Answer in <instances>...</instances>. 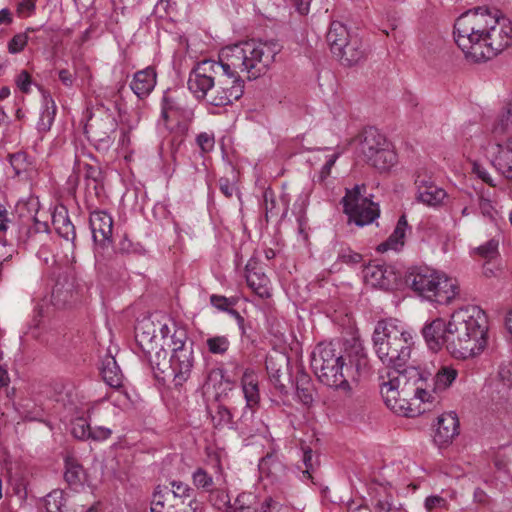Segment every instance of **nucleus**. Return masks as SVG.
<instances>
[{
    "mask_svg": "<svg viewBox=\"0 0 512 512\" xmlns=\"http://www.w3.org/2000/svg\"><path fill=\"white\" fill-rule=\"evenodd\" d=\"M245 44L249 78H257L264 74L282 48L276 41L249 40L245 41Z\"/></svg>",
    "mask_w": 512,
    "mask_h": 512,
    "instance_id": "nucleus-10",
    "label": "nucleus"
},
{
    "mask_svg": "<svg viewBox=\"0 0 512 512\" xmlns=\"http://www.w3.org/2000/svg\"><path fill=\"white\" fill-rule=\"evenodd\" d=\"M242 95V86L228 89L215 84L214 89L209 94L208 103L216 107H222L232 104L233 101L240 99Z\"/></svg>",
    "mask_w": 512,
    "mask_h": 512,
    "instance_id": "nucleus-27",
    "label": "nucleus"
},
{
    "mask_svg": "<svg viewBox=\"0 0 512 512\" xmlns=\"http://www.w3.org/2000/svg\"><path fill=\"white\" fill-rule=\"evenodd\" d=\"M365 190L364 184L355 185L346 190L342 199L344 213L348 215L349 221L360 227L371 224L380 215L379 205L363 195Z\"/></svg>",
    "mask_w": 512,
    "mask_h": 512,
    "instance_id": "nucleus-9",
    "label": "nucleus"
},
{
    "mask_svg": "<svg viewBox=\"0 0 512 512\" xmlns=\"http://www.w3.org/2000/svg\"><path fill=\"white\" fill-rule=\"evenodd\" d=\"M344 364V355L333 343L318 344L311 355V367L321 383L350 392V384L343 373Z\"/></svg>",
    "mask_w": 512,
    "mask_h": 512,
    "instance_id": "nucleus-6",
    "label": "nucleus"
},
{
    "mask_svg": "<svg viewBox=\"0 0 512 512\" xmlns=\"http://www.w3.org/2000/svg\"><path fill=\"white\" fill-rule=\"evenodd\" d=\"M382 272L383 276L381 278L380 288L383 290L395 289L401 280V273L396 271L393 266L386 264H383Z\"/></svg>",
    "mask_w": 512,
    "mask_h": 512,
    "instance_id": "nucleus-43",
    "label": "nucleus"
},
{
    "mask_svg": "<svg viewBox=\"0 0 512 512\" xmlns=\"http://www.w3.org/2000/svg\"><path fill=\"white\" fill-rule=\"evenodd\" d=\"M297 397L302 404L310 406L314 401V387L311 377L301 368L297 371L295 383Z\"/></svg>",
    "mask_w": 512,
    "mask_h": 512,
    "instance_id": "nucleus-28",
    "label": "nucleus"
},
{
    "mask_svg": "<svg viewBox=\"0 0 512 512\" xmlns=\"http://www.w3.org/2000/svg\"><path fill=\"white\" fill-rule=\"evenodd\" d=\"M454 37L466 58L481 62L511 45L512 25L496 8L475 7L457 18Z\"/></svg>",
    "mask_w": 512,
    "mask_h": 512,
    "instance_id": "nucleus-1",
    "label": "nucleus"
},
{
    "mask_svg": "<svg viewBox=\"0 0 512 512\" xmlns=\"http://www.w3.org/2000/svg\"><path fill=\"white\" fill-rule=\"evenodd\" d=\"M84 474L82 465L75 458L67 457L65 459L64 479L70 486L81 485Z\"/></svg>",
    "mask_w": 512,
    "mask_h": 512,
    "instance_id": "nucleus-37",
    "label": "nucleus"
},
{
    "mask_svg": "<svg viewBox=\"0 0 512 512\" xmlns=\"http://www.w3.org/2000/svg\"><path fill=\"white\" fill-rule=\"evenodd\" d=\"M183 110H184V108L181 105V103H179L178 101H176L175 99H173L171 97L164 96L162 115L165 119H167L169 117L168 114L170 112H183Z\"/></svg>",
    "mask_w": 512,
    "mask_h": 512,
    "instance_id": "nucleus-54",
    "label": "nucleus"
},
{
    "mask_svg": "<svg viewBox=\"0 0 512 512\" xmlns=\"http://www.w3.org/2000/svg\"><path fill=\"white\" fill-rule=\"evenodd\" d=\"M195 491L182 481L158 485L153 493L150 512H197Z\"/></svg>",
    "mask_w": 512,
    "mask_h": 512,
    "instance_id": "nucleus-7",
    "label": "nucleus"
},
{
    "mask_svg": "<svg viewBox=\"0 0 512 512\" xmlns=\"http://www.w3.org/2000/svg\"><path fill=\"white\" fill-rule=\"evenodd\" d=\"M372 341L377 357L387 368L400 369L408 364L414 345L413 336L397 319L378 321Z\"/></svg>",
    "mask_w": 512,
    "mask_h": 512,
    "instance_id": "nucleus-5",
    "label": "nucleus"
},
{
    "mask_svg": "<svg viewBox=\"0 0 512 512\" xmlns=\"http://www.w3.org/2000/svg\"><path fill=\"white\" fill-rule=\"evenodd\" d=\"M418 187L417 199L429 206H438L447 196L445 190L437 187L431 181L418 176L415 180Z\"/></svg>",
    "mask_w": 512,
    "mask_h": 512,
    "instance_id": "nucleus-22",
    "label": "nucleus"
},
{
    "mask_svg": "<svg viewBox=\"0 0 512 512\" xmlns=\"http://www.w3.org/2000/svg\"><path fill=\"white\" fill-rule=\"evenodd\" d=\"M498 376L508 387H512V362L502 363L499 367Z\"/></svg>",
    "mask_w": 512,
    "mask_h": 512,
    "instance_id": "nucleus-57",
    "label": "nucleus"
},
{
    "mask_svg": "<svg viewBox=\"0 0 512 512\" xmlns=\"http://www.w3.org/2000/svg\"><path fill=\"white\" fill-rule=\"evenodd\" d=\"M263 198H264V206H265V215H266V219L268 220L269 215H271V216L277 215V212H275L276 200H275L273 191L270 189L265 190V192L263 194Z\"/></svg>",
    "mask_w": 512,
    "mask_h": 512,
    "instance_id": "nucleus-55",
    "label": "nucleus"
},
{
    "mask_svg": "<svg viewBox=\"0 0 512 512\" xmlns=\"http://www.w3.org/2000/svg\"><path fill=\"white\" fill-rule=\"evenodd\" d=\"M392 370L388 374L389 380L381 385V395L391 410L411 417L415 410L410 407L409 400L433 402L434 396L430 393V374L407 365Z\"/></svg>",
    "mask_w": 512,
    "mask_h": 512,
    "instance_id": "nucleus-4",
    "label": "nucleus"
},
{
    "mask_svg": "<svg viewBox=\"0 0 512 512\" xmlns=\"http://www.w3.org/2000/svg\"><path fill=\"white\" fill-rule=\"evenodd\" d=\"M208 351L212 354H224L230 346V342L226 336H214L206 340Z\"/></svg>",
    "mask_w": 512,
    "mask_h": 512,
    "instance_id": "nucleus-46",
    "label": "nucleus"
},
{
    "mask_svg": "<svg viewBox=\"0 0 512 512\" xmlns=\"http://www.w3.org/2000/svg\"><path fill=\"white\" fill-rule=\"evenodd\" d=\"M104 192V182H86L85 197L86 201L99 199Z\"/></svg>",
    "mask_w": 512,
    "mask_h": 512,
    "instance_id": "nucleus-51",
    "label": "nucleus"
},
{
    "mask_svg": "<svg viewBox=\"0 0 512 512\" xmlns=\"http://www.w3.org/2000/svg\"><path fill=\"white\" fill-rule=\"evenodd\" d=\"M219 70L225 73L239 75L240 72L248 73L247 50L245 42L235 44L222 49L219 57Z\"/></svg>",
    "mask_w": 512,
    "mask_h": 512,
    "instance_id": "nucleus-13",
    "label": "nucleus"
},
{
    "mask_svg": "<svg viewBox=\"0 0 512 512\" xmlns=\"http://www.w3.org/2000/svg\"><path fill=\"white\" fill-rule=\"evenodd\" d=\"M238 299L236 297H225L222 295L212 294L210 296V303L212 306L217 308L218 310L228 312L233 315L239 324V327L242 329L244 333V318L240 315V313L233 309V307L237 304Z\"/></svg>",
    "mask_w": 512,
    "mask_h": 512,
    "instance_id": "nucleus-33",
    "label": "nucleus"
},
{
    "mask_svg": "<svg viewBox=\"0 0 512 512\" xmlns=\"http://www.w3.org/2000/svg\"><path fill=\"white\" fill-rule=\"evenodd\" d=\"M43 96L45 109L40 115L37 128L40 132H47L51 129V126L54 122L57 108L55 101L49 94H44Z\"/></svg>",
    "mask_w": 512,
    "mask_h": 512,
    "instance_id": "nucleus-36",
    "label": "nucleus"
},
{
    "mask_svg": "<svg viewBox=\"0 0 512 512\" xmlns=\"http://www.w3.org/2000/svg\"><path fill=\"white\" fill-rule=\"evenodd\" d=\"M84 169V178L86 182H104L103 172L98 165L86 163L84 165Z\"/></svg>",
    "mask_w": 512,
    "mask_h": 512,
    "instance_id": "nucleus-50",
    "label": "nucleus"
},
{
    "mask_svg": "<svg viewBox=\"0 0 512 512\" xmlns=\"http://www.w3.org/2000/svg\"><path fill=\"white\" fill-rule=\"evenodd\" d=\"M196 143L202 153H208L213 150L215 139L213 134L202 132L196 137Z\"/></svg>",
    "mask_w": 512,
    "mask_h": 512,
    "instance_id": "nucleus-53",
    "label": "nucleus"
},
{
    "mask_svg": "<svg viewBox=\"0 0 512 512\" xmlns=\"http://www.w3.org/2000/svg\"><path fill=\"white\" fill-rule=\"evenodd\" d=\"M383 264L368 265L364 269L365 281L373 287L380 288L381 278L383 276Z\"/></svg>",
    "mask_w": 512,
    "mask_h": 512,
    "instance_id": "nucleus-47",
    "label": "nucleus"
},
{
    "mask_svg": "<svg viewBox=\"0 0 512 512\" xmlns=\"http://www.w3.org/2000/svg\"><path fill=\"white\" fill-rule=\"evenodd\" d=\"M52 224L60 237L74 243L76 239V230L71 222L67 210L62 208L52 215Z\"/></svg>",
    "mask_w": 512,
    "mask_h": 512,
    "instance_id": "nucleus-29",
    "label": "nucleus"
},
{
    "mask_svg": "<svg viewBox=\"0 0 512 512\" xmlns=\"http://www.w3.org/2000/svg\"><path fill=\"white\" fill-rule=\"evenodd\" d=\"M493 167L507 180H512V136L495 144Z\"/></svg>",
    "mask_w": 512,
    "mask_h": 512,
    "instance_id": "nucleus-17",
    "label": "nucleus"
},
{
    "mask_svg": "<svg viewBox=\"0 0 512 512\" xmlns=\"http://www.w3.org/2000/svg\"><path fill=\"white\" fill-rule=\"evenodd\" d=\"M218 74L219 64L216 61L198 62L189 74L187 82L189 91L199 100H208L209 94L215 87Z\"/></svg>",
    "mask_w": 512,
    "mask_h": 512,
    "instance_id": "nucleus-11",
    "label": "nucleus"
},
{
    "mask_svg": "<svg viewBox=\"0 0 512 512\" xmlns=\"http://www.w3.org/2000/svg\"><path fill=\"white\" fill-rule=\"evenodd\" d=\"M155 84L156 72L153 68L148 67L135 73L131 89L140 99H143L151 93Z\"/></svg>",
    "mask_w": 512,
    "mask_h": 512,
    "instance_id": "nucleus-25",
    "label": "nucleus"
},
{
    "mask_svg": "<svg viewBox=\"0 0 512 512\" xmlns=\"http://www.w3.org/2000/svg\"><path fill=\"white\" fill-rule=\"evenodd\" d=\"M374 512H400V507L393 502V497L386 488L380 487L376 489L373 496Z\"/></svg>",
    "mask_w": 512,
    "mask_h": 512,
    "instance_id": "nucleus-34",
    "label": "nucleus"
},
{
    "mask_svg": "<svg viewBox=\"0 0 512 512\" xmlns=\"http://www.w3.org/2000/svg\"><path fill=\"white\" fill-rule=\"evenodd\" d=\"M510 129H512V98L503 106L493 124L492 133L495 136H503Z\"/></svg>",
    "mask_w": 512,
    "mask_h": 512,
    "instance_id": "nucleus-35",
    "label": "nucleus"
},
{
    "mask_svg": "<svg viewBox=\"0 0 512 512\" xmlns=\"http://www.w3.org/2000/svg\"><path fill=\"white\" fill-rule=\"evenodd\" d=\"M244 498L245 495H240L236 498L235 505H237V507L234 512H258V508L245 505Z\"/></svg>",
    "mask_w": 512,
    "mask_h": 512,
    "instance_id": "nucleus-64",
    "label": "nucleus"
},
{
    "mask_svg": "<svg viewBox=\"0 0 512 512\" xmlns=\"http://www.w3.org/2000/svg\"><path fill=\"white\" fill-rule=\"evenodd\" d=\"M435 285L429 292L427 299L439 304H448L458 294L457 281L449 278L443 273L438 272V279L434 281Z\"/></svg>",
    "mask_w": 512,
    "mask_h": 512,
    "instance_id": "nucleus-18",
    "label": "nucleus"
},
{
    "mask_svg": "<svg viewBox=\"0 0 512 512\" xmlns=\"http://www.w3.org/2000/svg\"><path fill=\"white\" fill-rule=\"evenodd\" d=\"M117 122L111 116H105L87 125L86 133L97 150L106 151L113 144V135L117 129Z\"/></svg>",
    "mask_w": 512,
    "mask_h": 512,
    "instance_id": "nucleus-12",
    "label": "nucleus"
},
{
    "mask_svg": "<svg viewBox=\"0 0 512 512\" xmlns=\"http://www.w3.org/2000/svg\"><path fill=\"white\" fill-rule=\"evenodd\" d=\"M458 372L456 369L449 366H442L437 373L430 379L431 383L430 393L440 392L446 390L455 381Z\"/></svg>",
    "mask_w": 512,
    "mask_h": 512,
    "instance_id": "nucleus-32",
    "label": "nucleus"
},
{
    "mask_svg": "<svg viewBox=\"0 0 512 512\" xmlns=\"http://www.w3.org/2000/svg\"><path fill=\"white\" fill-rule=\"evenodd\" d=\"M65 505L66 499L61 490H53L44 498L46 512H68L63 509Z\"/></svg>",
    "mask_w": 512,
    "mask_h": 512,
    "instance_id": "nucleus-42",
    "label": "nucleus"
},
{
    "mask_svg": "<svg viewBox=\"0 0 512 512\" xmlns=\"http://www.w3.org/2000/svg\"><path fill=\"white\" fill-rule=\"evenodd\" d=\"M354 35L355 34H351L348 31L347 27L343 23L339 21H333L330 24L326 35V40L331 52L336 55L338 52H340V49H344L345 45Z\"/></svg>",
    "mask_w": 512,
    "mask_h": 512,
    "instance_id": "nucleus-23",
    "label": "nucleus"
},
{
    "mask_svg": "<svg viewBox=\"0 0 512 512\" xmlns=\"http://www.w3.org/2000/svg\"><path fill=\"white\" fill-rule=\"evenodd\" d=\"M72 435L79 440H88L91 436V426L83 417H78L72 422Z\"/></svg>",
    "mask_w": 512,
    "mask_h": 512,
    "instance_id": "nucleus-45",
    "label": "nucleus"
},
{
    "mask_svg": "<svg viewBox=\"0 0 512 512\" xmlns=\"http://www.w3.org/2000/svg\"><path fill=\"white\" fill-rule=\"evenodd\" d=\"M335 160H336V156L333 155L331 156V158L323 165V167L321 168V171L319 172V175H318V179L317 181L319 183H323L326 178L330 175V172H331V168L332 166L334 165L335 163Z\"/></svg>",
    "mask_w": 512,
    "mask_h": 512,
    "instance_id": "nucleus-61",
    "label": "nucleus"
},
{
    "mask_svg": "<svg viewBox=\"0 0 512 512\" xmlns=\"http://www.w3.org/2000/svg\"><path fill=\"white\" fill-rule=\"evenodd\" d=\"M241 386L246 400V408L253 409L260 400L258 379L253 369H245L241 378Z\"/></svg>",
    "mask_w": 512,
    "mask_h": 512,
    "instance_id": "nucleus-26",
    "label": "nucleus"
},
{
    "mask_svg": "<svg viewBox=\"0 0 512 512\" xmlns=\"http://www.w3.org/2000/svg\"><path fill=\"white\" fill-rule=\"evenodd\" d=\"M303 463L306 467L304 473L308 474V476L311 477L310 471L314 469V464L312 449L310 447L303 448Z\"/></svg>",
    "mask_w": 512,
    "mask_h": 512,
    "instance_id": "nucleus-60",
    "label": "nucleus"
},
{
    "mask_svg": "<svg viewBox=\"0 0 512 512\" xmlns=\"http://www.w3.org/2000/svg\"><path fill=\"white\" fill-rule=\"evenodd\" d=\"M459 434V419L455 412L442 414L438 417L434 441L438 445L449 444Z\"/></svg>",
    "mask_w": 512,
    "mask_h": 512,
    "instance_id": "nucleus-19",
    "label": "nucleus"
},
{
    "mask_svg": "<svg viewBox=\"0 0 512 512\" xmlns=\"http://www.w3.org/2000/svg\"><path fill=\"white\" fill-rule=\"evenodd\" d=\"M26 156L24 153H15L9 155V162L13 167L15 174L19 175L23 169H25Z\"/></svg>",
    "mask_w": 512,
    "mask_h": 512,
    "instance_id": "nucleus-58",
    "label": "nucleus"
},
{
    "mask_svg": "<svg viewBox=\"0 0 512 512\" xmlns=\"http://www.w3.org/2000/svg\"><path fill=\"white\" fill-rule=\"evenodd\" d=\"M216 81L219 87L231 89L242 86V90L244 91V81L237 74L223 72L221 76L217 75Z\"/></svg>",
    "mask_w": 512,
    "mask_h": 512,
    "instance_id": "nucleus-48",
    "label": "nucleus"
},
{
    "mask_svg": "<svg viewBox=\"0 0 512 512\" xmlns=\"http://www.w3.org/2000/svg\"><path fill=\"white\" fill-rule=\"evenodd\" d=\"M368 49L358 35L352 36L350 41L345 45L344 49H340L335 56L343 65L353 66L359 64L366 59Z\"/></svg>",
    "mask_w": 512,
    "mask_h": 512,
    "instance_id": "nucleus-20",
    "label": "nucleus"
},
{
    "mask_svg": "<svg viewBox=\"0 0 512 512\" xmlns=\"http://www.w3.org/2000/svg\"><path fill=\"white\" fill-rule=\"evenodd\" d=\"M90 434H91V436L89 439L94 440V441H102V440L108 439L111 436L112 431L109 428L99 426V427L91 428Z\"/></svg>",
    "mask_w": 512,
    "mask_h": 512,
    "instance_id": "nucleus-59",
    "label": "nucleus"
},
{
    "mask_svg": "<svg viewBox=\"0 0 512 512\" xmlns=\"http://www.w3.org/2000/svg\"><path fill=\"white\" fill-rule=\"evenodd\" d=\"M213 418L217 419L216 427L227 426L230 429H241L242 419L234 421L232 411L223 404L217 406L216 415Z\"/></svg>",
    "mask_w": 512,
    "mask_h": 512,
    "instance_id": "nucleus-40",
    "label": "nucleus"
},
{
    "mask_svg": "<svg viewBox=\"0 0 512 512\" xmlns=\"http://www.w3.org/2000/svg\"><path fill=\"white\" fill-rule=\"evenodd\" d=\"M445 504H446V500L437 495L429 496L425 500V508L428 511H431L436 507H442Z\"/></svg>",
    "mask_w": 512,
    "mask_h": 512,
    "instance_id": "nucleus-62",
    "label": "nucleus"
},
{
    "mask_svg": "<svg viewBox=\"0 0 512 512\" xmlns=\"http://www.w3.org/2000/svg\"><path fill=\"white\" fill-rule=\"evenodd\" d=\"M101 374L103 380L113 388L122 386L123 375L115 360L111 355H106L102 360Z\"/></svg>",
    "mask_w": 512,
    "mask_h": 512,
    "instance_id": "nucleus-31",
    "label": "nucleus"
},
{
    "mask_svg": "<svg viewBox=\"0 0 512 512\" xmlns=\"http://www.w3.org/2000/svg\"><path fill=\"white\" fill-rule=\"evenodd\" d=\"M343 347L344 358H348L349 363L355 367L356 371L359 374L367 372L369 368V359L360 340L356 338L346 340L343 343Z\"/></svg>",
    "mask_w": 512,
    "mask_h": 512,
    "instance_id": "nucleus-21",
    "label": "nucleus"
},
{
    "mask_svg": "<svg viewBox=\"0 0 512 512\" xmlns=\"http://www.w3.org/2000/svg\"><path fill=\"white\" fill-rule=\"evenodd\" d=\"M161 338L157 339L151 326L136 329V342L145 354L154 375L159 380L172 378L181 386L191 375L194 365L193 343L187 344L185 329L171 328L164 324L160 328Z\"/></svg>",
    "mask_w": 512,
    "mask_h": 512,
    "instance_id": "nucleus-2",
    "label": "nucleus"
},
{
    "mask_svg": "<svg viewBox=\"0 0 512 512\" xmlns=\"http://www.w3.org/2000/svg\"><path fill=\"white\" fill-rule=\"evenodd\" d=\"M404 279L413 291L427 298L435 279H438V271L427 266L412 267L405 273Z\"/></svg>",
    "mask_w": 512,
    "mask_h": 512,
    "instance_id": "nucleus-14",
    "label": "nucleus"
},
{
    "mask_svg": "<svg viewBox=\"0 0 512 512\" xmlns=\"http://www.w3.org/2000/svg\"><path fill=\"white\" fill-rule=\"evenodd\" d=\"M295 7L296 11L301 15H306L309 12L310 0H285Z\"/></svg>",
    "mask_w": 512,
    "mask_h": 512,
    "instance_id": "nucleus-63",
    "label": "nucleus"
},
{
    "mask_svg": "<svg viewBox=\"0 0 512 512\" xmlns=\"http://www.w3.org/2000/svg\"><path fill=\"white\" fill-rule=\"evenodd\" d=\"M408 227L406 216L403 214L398 219L397 225L393 233L388 239L382 242L378 247V252H386L388 250H399L404 245L405 232Z\"/></svg>",
    "mask_w": 512,
    "mask_h": 512,
    "instance_id": "nucleus-30",
    "label": "nucleus"
},
{
    "mask_svg": "<svg viewBox=\"0 0 512 512\" xmlns=\"http://www.w3.org/2000/svg\"><path fill=\"white\" fill-rule=\"evenodd\" d=\"M422 334L428 346L436 351L446 345L447 324L442 319H435L423 328Z\"/></svg>",
    "mask_w": 512,
    "mask_h": 512,
    "instance_id": "nucleus-24",
    "label": "nucleus"
},
{
    "mask_svg": "<svg viewBox=\"0 0 512 512\" xmlns=\"http://www.w3.org/2000/svg\"><path fill=\"white\" fill-rule=\"evenodd\" d=\"M27 42H28L27 32L16 34L8 42V51L11 54L19 53L25 48Z\"/></svg>",
    "mask_w": 512,
    "mask_h": 512,
    "instance_id": "nucleus-49",
    "label": "nucleus"
},
{
    "mask_svg": "<svg viewBox=\"0 0 512 512\" xmlns=\"http://www.w3.org/2000/svg\"><path fill=\"white\" fill-rule=\"evenodd\" d=\"M361 152L366 162L379 171H387L397 162L392 143L374 127L364 130Z\"/></svg>",
    "mask_w": 512,
    "mask_h": 512,
    "instance_id": "nucleus-8",
    "label": "nucleus"
},
{
    "mask_svg": "<svg viewBox=\"0 0 512 512\" xmlns=\"http://www.w3.org/2000/svg\"><path fill=\"white\" fill-rule=\"evenodd\" d=\"M487 331V317L480 307H462L451 315L447 323V350L455 358L473 357L486 347Z\"/></svg>",
    "mask_w": 512,
    "mask_h": 512,
    "instance_id": "nucleus-3",
    "label": "nucleus"
},
{
    "mask_svg": "<svg viewBox=\"0 0 512 512\" xmlns=\"http://www.w3.org/2000/svg\"><path fill=\"white\" fill-rule=\"evenodd\" d=\"M362 255L352 251L350 248L341 249L338 253V261L348 264L356 265L362 261Z\"/></svg>",
    "mask_w": 512,
    "mask_h": 512,
    "instance_id": "nucleus-52",
    "label": "nucleus"
},
{
    "mask_svg": "<svg viewBox=\"0 0 512 512\" xmlns=\"http://www.w3.org/2000/svg\"><path fill=\"white\" fill-rule=\"evenodd\" d=\"M193 484L206 492H212L214 487L213 477L203 468H197L192 474Z\"/></svg>",
    "mask_w": 512,
    "mask_h": 512,
    "instance_id": "nucleus-44",
    "label": "nucleus"
},
{
    "mask_svg": "<svg viewBox=\"0 0 512 512\" xmlns=\"http://www.w3.org/2000/svg\"><path fill=\"white\" fill-rule=\"evenodd\" d=\"M472 255L479 256L487 261L496 259L499 255V238L493 237L486 243L475 247L472 250Z\"/></svg>",
    "mask_w": 512,
    "mask_h": 512,
    "instance_id": "nucleus-41",
    "label": "nucleus"
},
{
    "mask_svg": "<svg viewBox=\"0 0 512 512\" xmlns=\"http://www.w3.org/2000/svg\"><path fill=\"white\" fill-rule=\"evenodd\" d=\"M89 224L94 243L108 247L112 243L113 219L106 211L96 210L90 213Z\"/></svg>",
    "mask_w": 512,
    "mask_h": 512,
    "instance_id": "nucleus-15",
    "label": "nucleus"
},
{
    "mask_svg": "<svg viewBox=\"0 0 512 512\" xmlns=\"http://www.w3.org/2000/svg\"><path fill=\"white\" fill-rule=\"evenodd\" d=\"M266 369L274 387L281 394L287 395L289 389L293 387V381L289 373V359L285 356H280L277 360L272 357L267 358Z\"/></svg>",
    "mask_w": 512,
    "mask_h": 512,
    "instance_id": "nucleus-16",
    "label": "nucleus"
},
{
    "mask_svg": "<svg viewBox=\"0 0 512 512\" xmlns=\"http://www.w3.org/2000/svg\"><path fill=\"white\" fill-rule=\"evenodd\" d=\"M258 467L261 474L271 478H277L284 470L275 453H267L261 458Z\"/></svg>",
    "mask_w": 512,
    "mask_h": 512,
    "instance_id": "nucleus-38",
    "label": "nucleus"
},
{
    "mask_svg": "<svg viewBox=\"0 0 512 512\" xmlns=\"http://www.w3.org/2000/svg\"><path fill=\"white\" fill-rule=\"evenodd\" d=\"M248 286L262 299H267L271 296L270 290L267 286L269 280L262 274L248 270L246 275Z\"/></svg>",
    "mask_w": 512,
    "mask_h": 512,
    "instance_id": "nucleus-39",
    "label": "nucleus"
},
{
    "mask_svg": "<svg viewBox=\"0 0 512 512\" xmlns=\"http://www.w3.org/2000/svg\"><path fill=\"white\" fill-rule=\"evenodd\" d=\"M15 83L17 87L20 89L23 93H29L30 86L32 84V78L28 71L22 70L15 79Z\"/></svg>",
    "mask_w": 512,
    "mask_h": 512,
    "instance_id": "nucleus-56",
    "label": "nucleus"
}]
</instances>
